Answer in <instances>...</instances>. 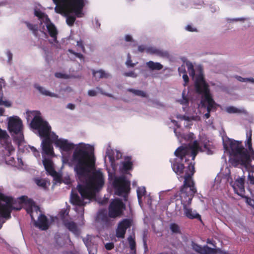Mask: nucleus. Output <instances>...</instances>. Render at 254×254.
I'll return each instance as SVG.
<instances>
[{"mask_svg":"<svg viewBox=\"0 0 254 254\" xmlns=\"http://www.w3.org/2000/svg\"><path fill=\"white\" fill-rule=\"evenodd\" d=\"M146 193V189L145 187H139L137 190V195L138 202L142 203L141 198Z\"/></svg>","mask_w":254,"mask_h":254,"instance_id":"obj_36","label":"nucleus"},{"mask_svg":"<svg viewBox=\"0 0 254 254\" xmlns=\"http://www.w3.org/2000/svg\"><path fill=\"white\" fill-rule=\"evenodd\" d=\"M236 78L241 82H247V78H243L240 76H236Z\"/></svg>","mask_w":254,"mask_h":254,"instance_id":"obj_58","label":"nucleus"},{"mask_svg":"<svg viewBox=\"0 0 254 254\" xmlns=\"http://www.w3.org/2000/svg\"><path fill=\"white\" fill-rule=\"evenodd\" d=\"M179 118L183 120L190 121V117L185 115L180 116Z\"/></svg>","mask_w":254,"mask_h":254,"instance_id":"obj_61","label":"nucleus"},{"mask_svg":"<svg viewBox=\"0 0 254 254\" xmlns=\"http://www.w3.org/2000/svg\"><path fill=\"white\" fill-rule=\"evenodd\" d=\"M32 220L35 221V226L38 227L42 230H46L48 229V220L47 217L43 214H41L38 217V221L34 220V217L32 214H30Z\"/></svg>","mask_w":254,"mask_h":254,"instance_id":"obj_16","label":"nucleus"},{"mask_svg":"<svg viewBox=\"0 0 254 254\" xmlns=\"http://www.w3.org/2000/svg\"><path fill=\"white\" fill-rule=\"evenodd\" d=\"M210 112H207L206 114H204V117L206 119H208L210 116Z\"/></svg>","mask_w":254,"mask_h":254,"instance_id":"obj_62","label":"nucleus"},{"mask_svg":"<svg viewBox=\"0 0 254 254\" xmlns=\"http://www.w3.org/2000/svg\"><path fill=\"white\" fill-rule=\"evenodd\" d=\"M50 137L51 139V141H52V143H54L55 145L56 146V142L58 140H59L58 138V136L54 132H51L50 133Z\"/></svg>","mask_w":254,"mask_h":254,"instance_id":"obj_42","label":"nucleus"},{"mask_svg":"<svg viewBox=\"0 0 254 254\" xmlns=\"http://www.w3.org/2000/svg\"><path fill=\"white\" fill-rule=\"evenodd\" d=\"M43 163L46 171L49 175L53 177H56L57 175V172L54 169L52 161L51 159H44L43 160Z\"/></svg>","mask_w":254,"mask_h":254,"instance_id":"obj_22","label":"nucleus"},{"mask_svg":"<svg viewBox=\"0 0 254 254\" xmlns=\"http://www.w3.org/2000/svg\"><path fill=\"white\" fill-rule=\"evenodd\" d=\"M125 209L126 205L122 200L119 198L115 199L108 207L109 216L113 219L120 217L123 215Z\"/></svg>","mask_w":254,"mask_h":254,"instance_id":"obj_12","label":"nucleus"},{"mask_svg":"<svg viewBox=\"0 0 254 254\" xmlns=\"http://www.w3.org/2000/svg\"><path fill=\"white\" fill-rule=\"evenodd\" d=\"M34 182L38 186L41 187L44 190H46L47 189V182L45 179L41 178H35L34 179Z\"/></svg>","mask_w":254,"mask_h":254,"instance_id":"obj_35","label":"nucleus"},{"mask_svg":"<svg viewBox=\"0 0 254 254\" xmlns=\"http://www.w3.org/2000/svg\"><path fill=\"white\" fill-rule=\"evenodd\" d=\"M127 91L137 96H140L141 97H146L147 96V94L142 90L129 88L127 89Z\"/></svg>","mask_w":254,"mask_h":254,"instance_id":"obj_37","label":"nucleus"},{"mask_svg":"<svg viewBox=\"0 0 254 254\" xmlns=\"http://www.w3.org/2000/svg\"><path fill=\"white\" fill-rule=\"evenodd\" d=\"M125 40L127 42H130L132 40V37L129 35H127L125 36Z\"/></svg>","mask_w":254,"mask_h":254,"instance_id":"obj_60","label":"nucleus"},{"mask_svg":"<svg viewBox=\"0 0 254 254\" xmlns=\"http://www.w3.org/2000/svg\"><path fill=\"white\" fill-rule=\"evenodd\" d=\"M88 95L89 96H91V97L95 96L97 95V92L96 91H95L94 90H89L88 91Z\"/></svg>","mask_w":254,"mask_h":254,"instance_id":"obj_53","label":"nucleus"},{"mask_svg":"<svg viewBox=\"0 0 254 254\" xmlns=\"http://www.w3.org/2000/svg\"><path fill=\"white\" fill-rule=\"evenodd\" d=\"M74 170L79 179L84 178L94 167L95 158L92 147L79 143L72 154Z\"/></svg>","mask_w":254,"mask_h":254,"instance_id":"obj_2","label":"nucleus"},{"mask_svg":"<svg viewBox=\"0 0 254 254\" xmlns=\"http://www.w3.org/2000/svg\"><path fill=\"white\" fill-rule=\"evenodd\" d=\"M76 45L78 47H80L81 48L82 51L83 53H85V48L84 46L83 45V41L82 40H79V41H77Z\"/></svg>","mask_w":254,"mask_h":254,"instance_id":"obj_48","label":"nucleus"},{"mask_svg":"<svg viewBox=\"0 0 254 254\" xmlns=\"http://www.w3.org/2000/svg\"><path fill=\"white\" fill-rule=\"evenodd\" d=\"M146 52L150 54H155L162 58L169 57V53L168 52L152 47H147L146 49Z\"/></svg>","mask_w":254,"mask_h":254,"instance_id":"obj_21","label":"nucleus"},{"mask_svg":"<svg viewBox=\"0 0 254 254\" xmlns=\"http://www.w3.org/2000/svg\"><path fill=\"white\" fill-rule=\"evenodd\" d=\"M186 29L190 32H194L197 31L195 28H193L190 25H187L186 26Z\"/></svg>","mask_w":254,"mask_h":254,"instance_id":"obj_52","label":"nucleus"},{"mask_svg":"<svg viewBox=\"0 0 254 254\" xmlns=\"http://www.w3.org/2000/svg\"><path fill=\"white\" fill-rule=\"evenodd\" d=\"M43 138L41 143L43 152L47 155H52L54 153V150L50 136Z\"/></svg>","mask_w":254,"mask_h":254,"instance_id":"obj_18","label":"nucleus"},{"mask_svg":"<svg viewBox=\"0 0 254 254\" xmlns=\"http://www.w3.org/2000/svg\"><path fill=\"white\" fill-rule=\"evenodd\" d=\"M226 111L229 114L232 113H243L245 114H247V112L245 109H238L234 106H229L226 108Z\"/></svg>","mask_w":254,"mask_h":254,"instance_id":"obj_29","label":"nucleus"},{"mask_svg":"<svg viewBox=\"0 0 254 254\" xmlns=\"http://www.w3.org/2000/svg\"><path fill=\"white\" fill-rule=\"evenodd\" d=\"M56 146L63 151L67 152L72 150L75 145L73 143L69 142L67 139L60 138L57 141Z\"/></svg>","mask_w":254,"mask_h":254,"instance_id":"obj_17","label":"nucleus"},{"mask_svg":"<svg viewBox=\"0 0 254 254\" xmlns=\"http://www.w3.org/2000/svg\"><path fill=\"white\" fill-rule=\"evenodd\" d=\"M0 105H4L6 107H10L11 105L10 102L8 101H3L1 97H0Z\"/></svg>","mask_w":254,"mask_h":254,"instance_id":"obj_44","label":"nucleus"},{"mask_svg":"<svg viewBox=\"0 0 254 254\" xmlns=\"http://www.w3.org/2000/svg\"><path fill=\"white\" fill-rule=\"evenodd\" d=\"M86 247L87 248L89 254H97V247L96 245L92 243L91 241L88 240L84 241Z\"/></svg>","mask_w":254,"mask_h":254,"instance_id":"obj_25","label":"nucleus"},{"mask_svg":"<svg viewBox=\"0 0 254 254\" xmlns=\"http://www.w3.org/2000/svg\"><path fill=\"white\" fill-rule=\"evenodd\" d=\"M105 247L107 250H111L114 248V244L112 242L107 243L105 244Z\"/></svg>","mask_w":254,"mask_h":254,"instance_id":"obj_47","label":"nucleus"},{"mask_svg":"<svg viewBox=\"0 0 254 254\" xmlns=\"http://www.w3.org/2000/svg\"><path fill=\"white\" fill-rule=\"evenodd\" d=\"M147 48V47H146L144 45H140L138 47V50L139 52H143L144 51H145L146 52V49Z\"/></svg>","mask_w":254,"mask_h":254,"instance_id":"obj_57","label":"nucleus"},{"mask_svg":"<svg viewBox=\"0 0 254 254\" xmlns=\"http://www.w3.org/2000/svg\"><path fill=\"white\" fill-rule=\"evenodd\" d=\"M122 170L125 172H127L128 171L131 170L133 168V163L130 161V158H128V159L125 160L122 162Z\"/></svg>","mask_w":254,"mask_h":254,"instance_id":"obj_28","label":"nucleus"},{"mask_svg":"<svg viewBox=\"0 0 254 254\" xmlns=\"http://www.w3.org/2000/svg\"><path fill=\"white\" fill-rule=\"evenodd\" d=\"M213 148L214 146L208 140L201 142L200 145L197 140H194L189 147H179L175 150L174 154L176 156L180 157L181 159L185 157V160L187 161L189 158L191 157V159L194 161L199 151L206 152L207 154L210 155L213 153Z\"/></svg>","mask_w":254,"mask_h":254,"instance_id":"obj_6","label":"nucleus"},{"mask_svg":"<svg viewBox=\"0 0 254 254\" xmlns=\"http://www.w3.org/2000/svg\"><path fill=\"white\" fill-rule=\"evenodd\" d=\"M182 95H183V99L182 100H181L179 102L182 105H186V106L188 105L189 100L185 96V92H183Z\"/></svg>","mask_w":254,"mask_h":254,"instance_id":"obj_43","label":"nucleus"},{"mask_svg":"<svg viewBox=\"0 0 254 254\" xmlns=\"http://www.w3.org/2000/svg\"><path fill=\"white\" fill-rule=\"evenodd\" d=\"M63 224L69 231L71 232L75 236H78L80 235V230L75 222L70 221L68 220H64L63 221Z\"/></svg>","mask_w":254,"mask_h":254,"instance_id":"obj_20","label":"nucleus"},{"mask_svg":"<svg viewBox=\"0 0 254 254\" xmlns=\"http://www.w3.org/2000/svg\"><path fill=\"white\" fill-rule=\"evenodd\" d=\"M30 149L33 152L34 156L36 157H40V154L39 151L33 146L30 147Z\"/></svg>","mask_w":254,"mask_h":254,"instance_id":"obj_49","label":"nucleus"},{"mask_svg":"<svg viewBox=\"0 0 254 254\" xmlns=\"http://www.w3.org/2000/svg\"><path fill=\"white\" fill-rule=\"evenodd\" d=\"M170 229L173 233H178L180 232V228L176 223H172L171 224Z\"/></svg>","mask_w":254,"mask_h":254,"instance_id":"obj_40","label":"nucleus"},{"mask_svg":"<svg viewBox=\"0 0 254 254\" xmlns=\"http://www.w3.org/2000/svg\"><path fill=\"white\" fill-rule=\"evenodd\" d=\"M132 222V220L130 219H124L118 223V226L127 231V229L131 227Z\"/></svg>","mask_w":254,"mask_h":254,"instance_id":"obj_26","label":"nucleus"},{"mask_svg":"<svg viewBox=\"0 0 254 254\" xmlns=\"http://www.w3.org/2000/svg\"><path fill=\"white\" fill-rule=\"evenodd\" d=\"M146 65L151 70H159L163 68V65L159 63H155L153 61H149L146 63Z\"/></svg>","mask_w":254,"mask_h":254,"instance_id":"obj_27","label":"nucleus"},{"mask_svg":"<svg viewBox=\"0 0 254 254\" xmlns=\"http://www.w3.org/2000/svg\"><path fill=\"white\" fill-rule=\"evenodd\" d=\"M7 127L10 132H13L15 134H18L22 129L21 120L17 116L9 118Z\"/></svg>","mask_w":254,"mask_h":254,"instance_id":"obj_14","label":"nucleus"},{"mask_svg":"<svg viewBox=\"0 0 254 254\" xmlns=\"http://www.w3.org/2000/svg\"><path fill=\"white\" fill-rule=\"evenodd\" d=\"M178 71L179 73L183 72L184 74L183 75V78L184 79V81H185V84H184V86H186V85L188 84V83L189 81V77L186 73V70L184 69L183 70H181V68L180 67L179 68Z\"/></svg>","mask_w":254,"mask_h":254,"instance_id":"obj_39","label":"nucleus"},{"mask_svg":"<svg viewBox=\"0 0 254 254\" xmlns=\"http://www.w3.org/2000/svg\"><path fill=\"white\" fill-rule=\"evenodd\" d=\"M188 70L189 72L190 75L192 77H194L195 75V71L192 64L190 63L189 64H188Z\"/></svg>","mask_w":254,"mask_h":254,"instance_id":"obj_41","label":"nucleus"},{"mask_svg":"<svg viewBox=\"0 0 254 254\" xmlns=\"http://www.w3.org/2000/svg\"><path fill=\"white\" fill-rule=\"evenodd\" d=\"M34 15L37 17L40 20H43L45 18L46 21H50V19L47 15L39 9H34Z\"/></svg>","mask_w":254,"mask_h":254,"instance_id":"obj_34","label":"nucleus"},{"mask_svg":"<svg viewBox=\"0 0 254 254\" xmlns=\"http://www.w3.org/2000/svg\"><path fill=\"white\" fill-rule=\"evenodd\" d=\"M0 200L5 202V204L0 202V217L9 219L11 218V213L12 210L18 211L21 209V206L17 207L13 206L12 198L6 196L1 192H0Z\"/></svg>","mask_w":254,"mask_h":254,"instance_id":"obj_9","label":"nucleus"},{"mask_svg":"<svg viewBox=\"0 0 254 254\" xmlns=\"http://www.w3.org/2000/svg\"><path fill=\"white\" fill-rule=\"evenodd\" d=\"M127 240L129 245V248L131 252L133 254H136V243L134 238H133L131 236H130L128 237Z\"/></svg>","mask_w":254,"mask_h":254,"instance_id":"obj_33","label":"nucleus"},{"mask_svg":"<svg viewBox=\"0 0 254 254\" xmlns=\"http://www.w3.org/2000/svg\"><path fill=\"white\" fill-rule=\"evenodd\" d=\"M191 246L194 251L200 254H215L216 253L215 249L210 248L207 246L202 247L194 242H191Z\"/></svg>","mask_w":254,"mask_h":254,"instance_id":"obj_15","label":"nucleus"},{"mask_svg":"<svg viewBox=\"0 0 254 254\" xmlns=\"http://www.w3.org/2000/svg\"><path fill=\"white\" fill-rule=\"evenodd\" d=\"M176 157L177 158L174 160L171 165L172 169L176 174L180 175L181 177H183L185 179L186 172L188 170V168L190 165L193 166L194 170H195L194 162H192V161L190 162V158H189L188 160L186 161L185 157H184L183 159H181L180 157ZM195 172L194 171V172Z\"/></svg>","mask_w":254,"mask_h":254,"instance_id":"obj_11","label":"nucleus"},{"mask_svg":"<svg viewBox=\"0 0 254 254\" xmlns=\"http://www.w3.org/2000/svg\"><path fill=\"white\" fill-rule=\"evenodd\" d=\"M126 64L127 65V66L129 67H133L135 65L134 64L132 63V61L130 58L128 59L126 62Z\"/></svg>","mask_w":254,"mask_h":254,"instance_id":"obj_56","label":"nucleus"},{"mask_svg":"<svg viewBox=\"0 0 254 254\" xmlns=\"http://www.w3.org/2000/svg\"><path fill=\"white\" fill-rule=\"evenodd\" d=\"M55 76L57 78H66L67 75L61 72H56L55 73Z\"/></svg>","mask_w":254,"mask_h":254,"instance_id":"obj_50","label":"nucleus"},{"mask_svg":"<svg viewBox=\"0 0 254 254\" xmlns=\"http://www.w3.org/2000/svg\"><path fill=\"white\" fill-rule=\"evenodd\" d=\"M30 127L32 128L37 130L39 136L41 138L50 136L51 127L49 123L43 120L40 116L34 117L30 123Z\"/></svg>","mask_w":254,"mask_h":254,"instance_id":"obj_8","label":"nucleus"},{"mask_svg":"<svg viewBox=\"0 0 254 254\" xmlns=\"http://www.w3.org/2000/svg\"><path fill=\"white\" fill-rule=\"evenodd\" d=\"M195 88L198 94H203L204 95V101L207 103V111L211 112L216 110V103L209 93L208 85L206 83L203 75L200 73L198 75L195 81Z\"/></svg>","mask_w":254,"mask_h":254,"instance_id":"obj_7","label":"nucleus"},{"mask_svg":"<svg viewBox=\"0 0 254 254\" xmlns=\"http://www.w3.org/2000/svg\"><path fill=\"white\" fill-rule=\"evenodd\" d=\"M248 181L250 185L253 186L254 188V176L253 174H251L250 173L249 174Z\"/></svg>","mask_w":254,"mask_h":254,"instance_id":"obj_45","label":"nucleus"},{"mask_svg":"<svg viewBox=\"0 0 254 254\" xmlns=\"http://www.w3.org/2000/svg\"><path fill=\"white\" fill-rule=\"evenodd\" d=\"M96 89L102 94L105 95H106L107 96H108V97H112V95L111 94L104 92L103 90L102 89V88H100L99 87H97Z\"/></svg>","mask_w":254,"mask_h":254,"instance_id":"obj_51","label":"nucleus"},{"mask_svg":"<svg viewBox=\"0 0 254 254\" xmlns=\"http://www.w3.org/2000/svg\"><path fill=\"white\" fill-rule=\"evenodd\" d=\"M247 140L245 142L246 146H248L249 150L250 153L254 154V150L252 147V131L250 130L249 132L247 133Z\"/></svg>","mask_w":254,"mask_h":254,"instance_id":"obj_30","label":"nucleus"},{"mask_svg":"<svg viewBox=\"0 0 254 254\" xmlns=\"http://www.w3.org/2000/svg\"><path fill=\"white\" fill-rule=\"evenodd\" d=\"M104 184V176L102 172L96 171L88 176L82 184H78L77 190L81 196V198L76 193L71 191L70 203L76 206L83 207L87 202L84 199L89 200L95 197L96 192L98 191Z\"/></svg>","mask_w":254,"mask_h":254,"instance_id":"obj_1","label":"nucleus"},{"mask_svg":"<svg viewBox=\"0 0 254 254\" xmlns=\"http://www.w3.org/2000/svg\"><path fill=\"white\" fill-rule=\"evenodd\" d=\"M56 4L55 11L59 14H64L66 17V22L68 25L72 26L76 17L70 15L74 13L76 17H81L83 15L82 10L85 6V0H52Z\"/></svg>","mask_w":254,"mask_h":254,"instance_id":"obj_4","label":"nucleus"},{"mask_svg":"<svg viewBox=\"0 0 254 254\" xmlns=\"http://www.w3.org/2000/svg\"><path fill=\"white\" fill-rule=\"evenodd\" d=\"M247 82H250L254 83V78H247Z\"/></svg>","mask_w":254,"mask_h":254,"instance_id":"obj_63","label":"nucleus"},{"mask_svg":"<svg viewBox=\"0 0 254 254\" xmlns=\"http://www.w3.org/2000/svg\"><path fill=\"white\" fill-rule=\"evenodd\" d=\"M130 185V182L125 177L116 178L113 182L115 193L118 196H123L125 200H127Z\"/></svg>","mask_w":254,"mask_h":254,"instance_id":"obj_10","label":"nucleus"},{"mask_svg":"<svg viewBox=\"0 0 254 254\" xmlns=\"http://www.w3.org/2000/svg\"><path fill=\"white\" fill-rule=\"evenodd\" d=\"M34 87L39 91V92L43 95L50 96L52 97L58 98L59 95L54 93H52L47 90L44 87L40 86L39 85L36 84Z\"/></svg>","mask_w":254,"mask_h":254,"instance_id":"obj_24","label":"nucleus"},{"mask_svg":"<svg viewBox=\"0 0 254 254\" xmlns=\"http://www.w3.org/2000/svg\"><path fill=\"white\" fill-rule=\"evenodd\" d=\"M113 219L109 216V213H107L106 210L102 209L98 211L95 220L102 228L108 229L114 225V222Z\"/></svg>","mask_w":254,"mask_h":254,"instance_id":"obj_13","label":"nucleus"},{"mask_svg":"<svg viewBox=\"0 0 254 254\" xmlns=\"http://www.w3.org/2000/svg\"><path fill=\"white\" fill-rule=\"evenodd\" d=\"M194 174L193 166L190 165L188 168V170L186 172L185 181L181 189L180 196L185 215L190 219H197L201 221L200 215L198 213L192 211L190 206L194 194L197 191L194 186V182L192 179Z\"/></svg>","mask_w":254,"mask_h":254,"instance_id":"obj_3","label":"nucleus"},{"mask_svg":"<svg viewBox=\"0 0 254 254\" xmlns=\"http://www.w3.org/2000/svg\"><path fill=\"white\" fill-rule=\"evenodd\" d=\"M6 55L8 58V62H10L12 59V54L10 51H8L6 52Z\"/></svg>","mask_w":254,"mask_h":254,"instance_id":"obj_54","label":"nucleus"},{"mask_svg":"<svg viewBox=\"0 0 254 254\" xmlns=\"http://www.w3.org/2000/svg\"><path fill=\"white\" fill-rule=\"evenodd\" d=\"M247 82H250L254 83V78H247Z\"/></svg>","mask_w":254,"mask_h":254,"instance_id":"obj_64","label":"nucleus"},{"mask_svg":"<svg viewBox=\"0 0 254 254\" xmlns=\"http://www.w3.org/2000/svg\"><path fill=\"white\" fill-rule=\"evenodd\" d=\"M245 179L242 178H238L233 186L235 192L239 195L242 196L245 193Z\"/></svg>","mask_w":254,"mask_h":254,"instance_id":"obj_19","label":"nucleus"},{"mask_svg":"<svg viewBox=\"0 0 254 254\" xmlns=\"http://www.w3.org/2000/svg\"><path fill=\"white\" fill-rule=\"evenodd\" d=\"M24 23L27 26V28L32 32L33 34L37 36L38 27L37 24H33L28 21H25Z\"/></svg>","mask_w":254,"mask_h":254,"instance_id":"obj_31","label":"nucleus"},{"mask_svg":"<svg viewBox=\"0 0 254 254\" xmlns=\"http://www.w3.org/2000/svg\"><path fill=\"white\" fill-rule=\"evenodd\" d=\"M47 28L50 36L53 38L54 41H57L58 31L54 24L50 21H47Z\"/></svg>","mask_w":254,"mask_h":254,"instance_id":"obj_23","label":"nucleus"},{"mask_svg":"<svg viewBox=\"0 0 254 254\" xmlns=\"http://www.w3.org/2000/svg\"><path fill=\"white\" fill-rule=\"evenodd\" d=\"M230 162L235 167H248L252 162L248 150L244 148L242 141L231 140L230 142Z\"/></svg>","mask_w":254,"mask_h":254,"instance_id":"obj_5","label":"nucleus"},{"mask_svg":"<svg viewBox=\"0 0 254 254\" xmlns=\"http://www.w3.org/2000/svg\"><path fill=\"white\" fill-rule=\"evenodd\" d=\"M124 74L126 76H131L133 77H135L136 76V75L133 71L126 72Z\"/></svg>","mask_w":254,"mask_h":254,"instance_id":"obj_55","label":"nucleus"},{"mask_svg":"<svg viewBox=\"0 0 254 254\" xmlns=\"http://www.w3.org/2000/svg\"><path fill=\"white\" fill-rule=\"evenodd\" d=\"M127 231L121 227L117 226L116 230V236L118 238L123 239L125 238Z\"/></svg>","mask_w":254,"mask_h":254,"instance_id":"obj_38","label":"nucleus"},{"mask_svg":"<svg viewBox=\"0 0 254 254\" xmlns=\"http://www.w3.org/2000/svg\"><path fill=\"white\" fill-rule=\"evenodd\" d=\"M93 75L96 79L102 78H107L109 76L108 74L106 73L104 70H100L98 71H93Z\"/></svg>","mask_w":254,"mask_h":254,"instance_id":"obj_32","label":"nucleus"},{"mask_svg":"<svg viewBox=\"0 0 254 254\" xmlns=\"http://www.w3.org/2000/svg\"><path fill=\"white\" fill-rule=\"evenodd\" d=\"M68 52L75 55L76 57L80 59H84V56L82 54H80V53H76V52H75L73 50H71V49H69L68 50Z\"/></svg>","mask_w":254,"mask_h":254,"instance_id":"obj_46","label":"nucleus"},{"mask_svg":"<svg viewBox=\"0 0 254 254\" xmlns=\"http://www.w3.org/2000/svg\"><path fill=\"white\" fill-rule=\"evenodd\" d=\"M75 105L71 104V103H69L67 105V108L70 109V110H74L75 109Z\"/></svg>","mask_w":254,"mask_h":254,"instance_id":"obj_59","label":"nucleus"}]
</instances>
